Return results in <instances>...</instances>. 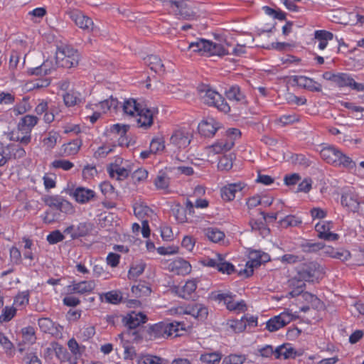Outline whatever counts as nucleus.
I'll return each mask as SVG.
<instances>
[{
    "label": "nucleus",
    "mask_w": 364,
    "mask_h": 364,
    "mask_svg": "<svg viewBox=\"0 0 364 364\" xmlns=\"http://www.w3.org/2000/svg\"><path fill=\"white\" fill-rule=\"evenodd\" d=\"M304 280L302 279H299L298 277V274L296 276L289 281V286L293 288V289L289 292V295L291 297L297 296L301 294L304 292V290L306 287Z\"/></svg>",
    "instance_id": "b1692460"
},
{
    "label": "nucleus",
    "mask_w": 364,
    "mask_h": 364,
    "mask_svg": "<svg viewBox=\"0 0 364 364\" xmlns=\"http://www.w3.org/2000/svg\"><path fill=\"white\" fill-rule=\"evenodd\" d=\"M154 183L158 189H166L169 185V178L165 173H160L156 176Z\"/></svg>",
    "instance_id": "603ef678"
},
{
    "label": "nucleus",
    "mask_w": 364,
    "mask_h": 364,
    "mask_svg": "<svg viewBox=\"0 0 364 364\" xmlns=\"http://www.w3.org/2000/svg\"><path fill=\"white\" fill-rule=\"evenodd\" d=\"M38 119L33 115H26L22 117L18 124V129L22 134L31 133L32 128L38 123Z\"/></svg>",
    "instance_id": "6ab92c4d"
},
{
    "label": "nucleus",
    "mask_w": 364,
    "mask_h": 364,
    "mask_svg": "<svg viewBox=\"0 0 364 364\" xmlns=\"http://www.w3.org/2000/svg\"><path fill=\"white\" fill-rule=\"evenodd\" d=\"M219 261H222V255L220 254H215L214 257H205L202 259L201 264L203 266L217 269Z\"/></svg>",
    "instance_id": "8fccbe9b"
},
{
    "label": "nucleus",
    "mask_w": 364,
    "mask_h": 364,
    "mask_svg": "<svg viewBox=\"0 0 364 364\" xmlns=\"http://www.w3.org/2000/svg\"><path fill=\"white\" fill-rule=\"evenodd\" d=\"M230 326L235 333H240L246 328V322L244 318L242 317L240 320L230 321Z\"/></svg>",
    "instance_id": "052dcab7"
},
{
    "label": "nucleus",
    "mask_w": 364,
    "mask_h": 364,
    "mask_svg": "<svg viewBox=\"0 0 364 364\" xmlns=\"http://www.w3.org/2000/svg\"><path fill=\"white\" fill-rule=\"evenodd\" d=\"M58 138L59 134L57 132H49L48 136L43 139V144L48 149H51L55 146Z\"/></svg>",
    "instance_id": "6e6d98bb"
},
{
    "label": "nucleus",
    "mask_w": 364,
    "mask_h": 364,
    "mask_svg": "<svg viewBox=\"0 0 364 364\" xmlns=\"http://www.w3.org/2000/svg\"><path fill=\"white\" fill-rule=\"evenodd\" d=\"M188 48L192 49L193 52L205 53L209 55L223 56L228 53L221 44L203 38H199L196 41L189 43Z\"/></svg>",
    "instance_id": "7ed1b4c3"
},
{
    "label": "nucleus",
    "mask_w": 364,
    "mask_h": 364,
    "mask_svg": "<svg viewBox=\"0 0 364 364\" xmlns=\"http://www.w3.org/2000/svg\"><path fill=\"white\" fill-rule=\"evenodd\" d=\"M144 105L138 103L134 99L130 98L125 100L122 106L124 114L134 117Z\"/></svg>",
    "instance_id": "5701e85b"
},
{
    "label": "nucleus",
    "mask_w": 364,
    "mask_h": 364,
    "mask_svg": "<svg viewBox=\"0 0 364 364\" xmlns=\"http://www.w3.org/2000/svg\"><path fill=\"white\" fill-rule=\"evenodd\" d=\"M134 213L136 217L141 220H148V218H151L154 214L153 210L147 205L143 203H136L134 206Z\"/></svg>",
    "instance_id": "bb28decb"
},
{
    "label": "nucleus",
    "mask_w": 364,
    "mask_h": 364,
    "mask_svg": "<svg viewBox=\"0 0 364 364\" xmlns=\"http://www.w3.org/2000/svg\"><path fill=\"white\" fill-rule=\"evenodd\" d=\"M165 148L163 138H154L150 143V149L153 154L163 151Z\"/></svg>",
    "instance_id": "13d9d810"
},
{
    "label": "nucleus",
    "mask_w": 364,
    "mask_h": 364,
    "mask_svg": "<svg viewBox=\"0 0 364 364\" xmlns=\"http://www.w3.org/2000/svg\"><path fill=\"white\" fill-rule=\"evenodd\" d=\"M64 238V235L59 230H55L47 236L46 240L49 244L54 245L63 241Z\"/></svg>",
    "instance_id": "680f3d73"
},
{
    "label": "nucleus",
    "mask_w": 364,
    "mask_h": 364,
    "mask_svg": "<svg viewBox=\"0 0 364 364\" xmlns=\"http://www.w3.org/2000/svg\"><path fill=\"white\" fill-rule=\"evenodd\" d=\"M146 316L141 312L132 311L127 314V316L123 318V322L128 328L127 332L125 334H132L135 338L138 336V332L135 330L140 324L144 323L146 321Z\"/></svg>",
    "instance_id": "6e6552de"
},
{
    "label": "nucleus",
    "mask_w": 364,
    "mask_h": 364,
    "mask_svg": "<svg viewBox=\"0 0 364 364\" xmlns=\"http://www.w3.org/2000/svg\"><path fill=\"white\" fill-rule=\"evenodd\" d=\"M16 309L13 307L6 306L0 316V322H8L11 321L16 315Z\"/></svg>",
    "instance_id": "bf43d9fd"
},
{
    "label": "nucleus",
    "mask_w": 364,
    "mask_h": 364,
    "mask_svg": "<svg viewBox=\"0 0 364 364\" xmlns=\"http://www.w3.org/2000/svg\"><path fill=\"white\" fill-rule=\"evenodd\" d=\"M324 247L322 242H313L311 240H305L300 244V247L304 252H316Z\"/></svg>",
    "instance_id": "2f4dec72"
},
{
    "label": "nucleus",
    "mask_w": 364,
    "mask_h": 364,
    "mask_svg": "<svg viewBox=\"0 0 364 364\" xmlns=\"http://www.w3.org/2000/svg\"><path fill=\"white\" fill-rule=\"evenodd\" d=\"M29 301V294L28 291H23L16 295L14 298V304L19 306L26 305Z\"/></svg>",
    "instance_id": "69168bd1"
},
{
    "label": "nucleus",
    "mask_w": 364,
    "mask_h": 364,
    "mask_svg": "<svg viewBox=\"0 0 364 364\" xmlns=\"http://www.w3.org/2000/svg\"><path fill=\"white\" fill-rule=\"evenodd\" d=\"M166 328L167 326L165 325V322H159L150 326L147 331L149 339L156 340L167 338Z\"/></svg>",
    "instance_id": "a211bd4d"
},
{
    "label": "nucleus",
    "mask_w": 364,
    "mask_h": 364,
    "mask_svg": "<svg viewBox=\"0 0 364 364\" xmlns=\"http://www.w3.org/2000/svg\"><path fill=\"white\" fill-rule=\"evenodd\" d=\"M216 269L223 274H231L236 271L234 265L232 263L227 262L223 256L222 261H219L218 266Z\"/></svg>",
    "instance_id": "79ce46f5"
},
{
    "label": "nucleus",
    "mask_w": 364,
    "mask_h": 364,
    "mask_svg": "<svg viewBox=\"0 0 364 364\" xmlns=\"http://www.w3.org/2000/svg\"><path fill=\"white\" fill-rule=\"evenodd\" d=\"M225 96L230 101L245 103L246 102L245 95L241 91L238 85H232L225 91Z\"/></svg>",
    "instance_id": "4be33fe9"
},
{
    "label": "nucleus",
    "mask_w": 364,
    "mask_h": 364,
    "mask_svg": "<svg viewBox=\"0 0 364 364\" xmlns=\"http://www.w3.org/2000/svg\"><path fill=\"white\" fill-rule=\"evenodd\" d=\"M330 255L331 257L340 259L341 261H346L350 257V253L348 250H335L333 249L331 250V252H326Z\"/></svg>",
    "instance_id": "4d7b16f0"
},
{
    "label": "nucleus",
    "mask_w": 364,
    "mask_h": 364,
    "mask_svg": "<svg viewBox=\"0 0 364 364\" xmlns=\"http://www.w3.org/2000/svg\"><path fill=\"white\" fill-rule=\"evenodd\" d=\"M77 203H86L90 201L95 196V193L91 189L84 187H77L70 193Z\"/></svg>",
    "instance_id": "dca6fc26"
},
{
    "label": "nucleus",
    "mask_w": 364,
    "mask_h": 364,
    "mask_svg": "<svg viewBox=\"0 0 364 364\" xmlns=\"http://www.w3.org/2000/svg\"><path fill=\"white\" fill-rule=\"evenodd\" d=\"M299 279L308 282L318 281L323 274V267L316 262H309L302 264L297 269Z\"/></svg>",
    "instance_id": "423d86ee"
},
{
    "label": "nucleus",
    "mask_w": 364,
    "mask_h": 364,
    "mask_svg": "<svg viewBox=\"0 0 364 364\" xmlns=\"http://www.w3.org/2000/svg\"><path fill=\"white\" fill-rule=\"evenodd\" d=\"M320 154L321 158L328 164L335 166H342L349 169H352L355 166V163L351 158L333 146L323 147L321 150Z\"/></svg>",
    "instance_id": "f257e3e1"
},
{
    "label": "nucleus",
    "mask_w": 364,
    "mask_h": 364,
    "mask_svg": "<svg viewBox=\"0 0 364 364\" xmlns=\"http://www.w3.org/2000/svg\"><path fill=\"white\" fill-rule=\"evenodd\" d=\"M80 55L77 50L70 46L58 48L55 53V65L58 67L71 68L78 65Z\"/></svg>",
    "instance_id": "20e7f679"
},
{
    "label": "nucleus",
    "mask_w": 364,
    "mask_h": 364,
    "mask_svg": "<svg viewBox=\"0 0 364 364\" xmlns=\"http://www.w3.org/2000/svg\"><path fill=\"white\" fill-rule=\"evenodd\" d=\"M233 144L232 141L225 142L220 141L213 144L210 149H211L215 154H220L224 151H229L232 147Z\"/></svg>",
    "instance_id": "a18cd8bd"
},
{
    "label": "nucleus",
    "mask_w": 364,
    "mask_h": 364,
    "mask_svg": "<svg viewBox=\"0 0 364 364\" xmlns=\"http://www.w3.org/2000/svg\"><path fill=\"white\" fill-rule=\"evenodd\" d=\"M66 14L80 28L87 32L92 31L94 25L92 20L85 16L81 11L75 9H69L66 11Z\"/></svg>",
    "instance_id": "1a4fd4ad"
},
{
    "label": "nucleus",
    "mask_w": 364,
    "mask_h": 364,
    "mask_svg": "<svg viewBox=\"0 0 364 364\" xmlns=\"http://www.w3.org/2000/svg\"><path fill=\"white\" fill-rule=\"evenodd\" d=\"M246 186L244 183H230L220 190L221 197L224 200L231 201L236 197V193L241 192Z\"/></svg>",
    "instance_id": "4468645a"
},
{
    "label": "nucleus",
    "mask_w": 364,
    "mask_h": 364,
    "mask_svg": "<svg viewBox=\"0 0 364 364\" xmlns=\"http://www.w3.org/2000/svg\"><path fill=\"white\" fill-rule=\"evenodd\" d=\"M107 171L111 178H114L116 174V179L118 181H123L126 179L129 175V171L127 169L118 166H115L114 167H108Z\"/></svg>",
    "instance_id": "c756f323"
},
{
    "label": "nucleus",
    "mask_w": 364,
    "mask_h": 364,
    "mask_svg": "<svg viewBox=\"0 0 364 364\" xmlns=\"http://www.w3.org/2000/svg\"><path fill=\"white\" fill-rule=\"evenodd\" d=\"M91 231V225L88 223H80L76 227L73 232H72V238L86 236Z\"/></svg>",
    "instance_id": "f704fd0d"
},
{
    "label": "nucleus",
    "mask_w": 364,
    "mask_h": 364,
    "mask_svg": "<svg viewBox=\"0 0 364 364\" xmlns=\"http://www.w3.org/2000/svg\"><path fill=\"white\" fill-rule=\"evenodd\" d=\"M68 346L72 354L75 356H80L85 349V346H80L75 338H71L68 342Z\"/></svg>",
    "instance_id": "09e8293b"
},
{
    "label": "nucleus",
    "mask_w": 364,
    "mask_h": 364,
    "mask_svg": "<svg viewBox=\"0 0 364 364\" xmlns=\"http://www.w3.org/2000/svg\"><path fill=\"white\" fill-rule=\"evenodd\" d=\"M205 235L213 242H218L222 240L225 234L216 228H208L205 230Z\"/></svg>",
    "instance_id": "ea45409f"
},
{
    "label": "nucleus",
    "mask_w": 364,
    "mask_h": 364,
    "mask_svg": "<svg viewBox=\"0 0 364 364\" xmlns=\"http://www.w3.org/2000/svg\"><path fill=\"white\" fill-rule=\"evenodd\" d=\"M218 167L221 171H229L232 167V155H225L220 157Z\"/></svg>",
    "instance_id": "49530a36"
},
{
    "label": "nucleus",
    "mask_w": 364,
    "mask_h": 364,
    "mask_svg": "<svg viewBox=\"0 0 364 364\" xmlns=\"http://www.w3.org/2000/svg\"><path fill=\"white\" fill-rule=\"evenodd\" d=\"M262 264V257L259 252H255V257L247 261L246 267L238 272L239 275L245 274V277H249L253 274L254 268L259 267Z\"/></svg>",
    "instance_id": "aec40b11"
},
{
    "label": "nucleus",
    "mask_w": 364,
    "mask_h": 364,
    "mask_svg": "<svg viewBox=\"0 0 364 364\" xmlns=\"http://www.w3.org/2000/svg\"><path fill=\"white\" fill-rule=\"evenodd\" d=\"M281 227L288 228L290 227H297L302 223L301 218L294 215H289L279 220Z\"/></svg>",
    "instance_id": "7c9ffc66"
},
{
    "label": "nucleus",
    "mask_w": 364,
    "mask_h": 364,
    "mask_svg": "<svg viewBox=\"0 0 364 364\" xmlns=\"http://www.w3.org/2000/svg\"><path fill=\"white\" fill-rule=\"evenodd\" d=\"M129 129V125L116 124L110 127V132L124 136Z\"/></svg>",
    "instance_id": "e2e57ef3"
},
{
    "label": "nucleus",
    "mask_w": 364,
    "mask_h": 364,
    "mask_svg": "<svg viewBox=\"0 0 364 364\" xmlns=\"http://www.w3.org/2000/svg\"><path fill=\"white\" fill-rule=\"evenodd\" d=\"M294 320L291 313L289 311H284L279 315L271 318L267 321V326L268 331L270 332L277 331L281 328L285 326Z\"/></svg>",
    "instance_id": "9d476101"
},
{
    "label": "nucleus",
    "mask_w": 364,
    "mask_h": 364,
    "mask_svg": "<svg viewBox=\"0 0 364 364\" xmlns=\"http://www.w3.org/2000/svg\"><path fill=\"white\" fill-rule=\"evenodd\" d=\"M144 269L145 264L143 262L132 265L128 272L129 279H134L135 278L138 277L144 272Z\"/></svg>",
    "instance_id": "c03bdc74"
},
{
    "label": "nucleus",
    "mask_w": 364,
    "mask_h": 364,
    "mask_svg": "<svg viewBox=\"0 0 364 364\" xmlns=\"http://www.w3.org/2000/svg\"><path fill=\"white\" fill-rule=\"evenodd\" d=\"M164 360L159 357L146 355L139 358L138 364H163Z\"/></svg>",
    "instance_id": "864d4df0"
},
{
    "label": "nucleus",
    "mask_w": 364,
    "mask_h": 364,
    "mask_svg": "<svg viewBox=\"0 0 364 364\" xmlns=\"http://www.w3.org/2000/svg\"><path fill=\"white\" fill-rule=\"evenodd\" d=\"M341 203L343 207L350 212L364 213V201L355 191L351 190L344 191L341 195Z\"/></svg>",
    "instance_id": "0eeeda50"
},
{
    "label": "nucleus",
    "mask_w": 364,
    "mask_h": 364,
    "mask_svg": "<svg viewBox=\"0 0 364 364\" xmlns=\"http://www.w3.org/2000/svg\"><path fill=\"white\" fill-rule=\"evenodd\" d=\"M145 63L149 65L150 69L155 73H164L165 71L164 65L161 60L155 55H147L144 58Z\"/></svg>",
    "instance_id": "393cba45"
},
{
    "label": "nucleus",
    "mask_w": 364,
    "mask_h": 364,
    "mask_svg": "<svg viewBox=\"0 0 364 364\" xmlns=\"http://www.w3.org/2000/svg\"><path fill=\"white\" fill-rule=\"evenodd\" d=\"M31 108V106L28 102V98L23 97L22 102L14 107L13 111L16 115H19L26 113L27 111L30 110Z\"/></svg>",
    "instance_id": "de8ad7c7"
},
{
    "label": "nucleus",
    "mask_w": 364,
    "mask_h": 364,
    "mask_svg": "<svg viewBox=\"0 0 364 364\" xmlns=\"http://www.w3.org/2000/svg\"><path fill=\"white\" fill-rule=\"evenodd\" d=\"M245 360V355L231 354L223 359V364H242Z\"/></svg>",
    "instance_id": "3c124183"
},
{
    "label": "nucleus",
    "mask_w": 364,
    "mask_h": 364,
    "mask_svg": "<svg viewBox=\"0 0 364 364\" xmlns=\"http://www.w3.org/2000/svg\"><path fill=\"white\" fill-rule=\"evenodd\" d=\"M236 295L230 291H215L211 292L210 299L218 301L223 302L228 310L230 311L244 312L247 309V306L244 300L235 301Z\"/></svg>",
    "instance_id": "f03ea898"
},
{
    "label": "nucleus",
    "mask_w": 364,
    "mask_h": 364,
    "mask_svg": "<svg viewBox=\"0 0 364 364\" xmlns=\"http://www.w3.org/2000/svg\"><path fill=\"white\" fill-rule=\"evenodd\" d=\"M170 265L172 271L178 274H187L191 271V266L189 262L182 258L175 259Z\"/></svg>",
    "instance_id": "412c9836"
},
{
    "label": "nucleus",
    "mask_w": 364,
    "mask_h": 364,
    "mask_svg": "<svg viewBox=\"0 0 364 364\" xmlns=\"http://www.w3.org/2000/svg\"><path fill=\"white\" fill-rule=\"evenodd\" d=\"M9 252L11 262L14 264H21L22 259L20 250L16 247H12Z\"/></svg>",
    "instance_id": "338daca9"
},
{
    "label": "nucleus",
    "mask_w": 364,
    "mask_h": 364,
    "mask_svg": "<svg viewBox=\"0 0 364 364\" xmlns=\"http://www.w3.org/2000/svg\"><path fill=\"white\" fill-rule=\"evenodd\" d=\"M301 296L303 299L306 301L310 303L314 308H317L320 304V299L315 295L308 291L303 292Z\"/></svg>",
    "instance_id": "774afa93"
},
{
    "label": "nucleus",
    "mask_w": 364,
    "mask_h": 364,
    "mask_svg": "<svg viewBox=\"0 0 364 364\" xmlns=\"http://www.w3.org/2000/svg\"><path fill=\"white\" fill-rule=\"evenodd\" d=\"M51 166L54 168H61L64 171H69L74 166V164L68 160L57 159L52 162Z\"/></svg>",
    "instance_id": "5fc2aeb1"
},
{
    "label": "nucleus",
    "mask_w": 364,
    "mask_h": 364,
    "mask_svg": "<svg viewBox=\"0 0 364 364\" xmlns=\"http://www.w3.org/2000/svg\"><path fill=\"white\" fill-rule=\"evenodd\" d=\"M185 314L191 315L198 320H203L208 316V309L201 304H193L186 307Z\"/></svg>",
    "instance_id": "f3484780"
},
{
    "label": "nucleus",
    "mask_w": 364,
    "mask_h": 364,
    "mask_svg": "<svg viewBox=\"0 0 364 364\" xmlns=\"http://www.w3.org/2000/svg\"><path fill=\"white\" fill-rule=\"evenodd\" d=\"M102 301L105 300L106 302L117 304L121 302L122 296L119 291H110L100 295Z\"/></svg>",
    "instance_id": "72a5a7b5"
},
{
    "label": "nucleus",
    "mask_w": 364,
    "mask_h": 364,
    "mask_svg": "<svg viewBox=\"0 0 364 364\" xmlns=\"http://www.w3.org/2000/svg\"><path fill=\"white\" fill-rule=\"evenodd\" d=\"M95 282L93 280L82 281L77 282L75 281L67 286L68 294H85L92 292L95 288Z\"/></svg>",
    "instance_id": "f8f14e48"
},
{
    "label": "nucleus",
    "mask_w": 364,
    "mask_h": 364,
    "mask_svg": "<svg viewBox=\"0 0 364 364\" xmlns=\"http://www.w3.org/2000/svg\"><path fill=\"white\" fill-rule=\"evenodd\" d=\"M136 115L139 117L136 120L139 127L146 129L153 124L154 109L143 106Z\"/></svg>",
    "instance_id": "2eb2a0df"
},
{
    "label": "nucleus",
    "mask_w": 364,
    "mask_h": 364,
    "mask_svg": "<svg viewBox=\"0 0 364 364\" xmlns=\"http://www.w3.org/2000/svg\"><path fill=\"white\" fill-rule=\"evenodd\" d=\"M220 123L213 118H208L199 123L198 129L199 133L205 137H212L220 129Z\"/></svg>",
    "instance_id": "ddd939ff"
},
{
    "label": "nucleus",
    "mask_w": 364,
    "mask_h": 364,
    "mask_svg": "<svg viewBox=\"0 0 364 364\" xmlns=\"http://www.w3.org/2000/svg\"><path fill=\"white\" fill-rule=\"evenodd\" d=\"M314 38L319 42L318 46V48L323 50L326 48L328 41L333 39V34L325 30H318L315 31Z\"/></svg>",
    "instance_id": "a878e982"
},
{
    "label": "nucleus",
    "mask_w": 364,
    "mask_h": 364,
    "mask_svg": "<svg viewBox=\"0 0 364 364\" xmlns=\"http://www.w3.org/2000/svg\"><path fill=\"white\" fill-rule=\"evenodd\" d=\"M222 356V353L220 352L208 353L202 354L200 360L209 364H218L221 360Z\"/></svg>",
    "instance_id": "a19ab883"
},
{
    "label": "nucleus",
    "mask_w": 364,
    "mask_h": 364,
    "mask_svg": "<svg viewBox=\"0 0 364 364\" xmlns=\"http://www.w3.org/2000/svg\"><path fill=\"white\" fill-rule=\"evenodd\" d=\"M165 325L167 326V331H166V335L167 338L173 335L175 336H179V331H184L185 324L183 323H180L177 321L171 322V323H166L165 322Z\"/></svg>",
    "instance_id": "4c0bfd02"
},
{
    "label": "nucleus",
    "mask_w": 364,
    "mask_h": 364,
    "mask_svg": "<svg viewBox=\"0 0 364 364\" xmlns=\"http://www.w3.org/2000/svg\"><path fill=\"white\" fill-rule=\"evenodd\" d=\"M65 105L75 106L82 102L81 94L79 92L71 90L63 95Z\"/></svg>",
    "instance_id": "c85d7f7f"
},
{
    "label": "nucleus",
    "mask_w": 364,
    "mask_h": 364,
    "mask_svg": "<svg viewBox=\"0 0 364 364\" xmlns=\"http://www.w3.org/2000/svg\"><path fill=\"white\" fill-rule=\"evenodd\" d=\"M53 69H55V67L53 66L52 62L46 60L43 62L41 66L31 69L30 73L35 75H46L50 73V70Z\"/></svg>",
    "instance_id": "c9c22d12"
},
{
    "label": "nucleus",
    "mask_w": 364,
    "mask_h": 364,
    "mask_svg": "<svg viewBox=\"0 0 364 364\" xmlns=\"http://www.w3.org/2000/svg\"><path fill=\"white\" fill-rule=\"evenodd\" d=\"M198 90L200 97L205 104L214 106L225 113H228L230 111V105L218 92L212 90L208 85H202Z\"/></svg>",
    "instance_id": "39448f33"
},
{
    "label": "nucleus",
    "mask_w": 364,
    "mask_h": 364,
    "mask_svg": "<svg viewBox=\"0 0 364 364\" xmlns=\"http://www.w3.org/2000/svg\"><path fill=\"white\" fill-rule=\"evenodd\" d=\"M6 150L9 151V155L13 156L14 159H19L25 157L26 153L23 147L19 145L10 144L6 147Z\"/></svg>",
    "instance_id": "e433bc0d"
},
{
    "label": "nucleus",
    "mask_w": 364,
    "mask_h": 364,
    "mask_svg": "<svg viewBox=\"0 0 364 364\" xmlns=\"http://www.w3.org/2000/svg\"><path fill=\"white\" fill-rule=\"evenodd\" d=\"M191 141V134L186 129H181L173 132L170 138V144L176 149L187 147Z\"/></svg>",
    "instance_id": "9b49d317"
},
{
    "label": "nucleus",
    "mask_w": 364,
    "mask_h": 364,
    "mask_svg": "<svg viewBox=\"0 0 364 364\" xmlns=\"http://www.w3.org/2000/svg\"><path fill=\"white\" fill-rule=\"evenodd\" d=\"M81 145H82L81 140H80V139L73 140L72 141L63 145V153L66 156L74 155L78 152Z\"/></svg>",
    "instance_id": "473e14b6"
},
{
    "label": "nucleus",
    "mask_w": 364,
    "mask_h": 364,
    "mask_svg": "<svg viewBox=\"0 0 364 364\" xmlns=\"http://www.w3.org/2000/svg\"><path fill=\"white\" fill-rule=\"evenodd\" d=\"M353 78L350 74L344 73H336V78L335 84L340 87H350Z\"/></svg>",
    "instance_id": "58836bf2"
},
{
    "label": "nucleus",
    "mask_w": 364,
    "mask_h": 364,
    "mask_svg": "<svg viewBox=\"0 0 364 364\" xmlns=\"http://www.w3.org/2000/svg\"><path fill=\"white\" fill-rule=\"evenodd\" d=\"M197 288V282L195 279L188 280L181 289L178 290V295L183 299H190Z\"/></svg>",
    "instance_id": "cd10ccee"
},
{
    "label": "nucleus",
    "mask_w": 364,
    "mask_h": 364,
    "mask_svg": "<svg viewBox=\"0 0 364 364\" xmlns=\"http://www.w3.org/2000/svg\"><path fill=\"white\" fill-rule=\"evenodd\" d=\"M331 228L332 223L328 221L319 222L315 225V230L318 232V237L321 239L330 231Z\"/></svg>",
    "instance_id": "37998d69"
},
{
    "label": "nucleus",
    "mask_w": 364,
    "mask_h": 364,
    "mask_svg": "<svg viewBox=\"0 0 364 364\" xmlns=\"http://www.w3.org/2000/svg\"><path fill=\"white\" fill-rule=\"evenodd\" d=\"M62 200L63 198L58 196H47L44 199V202L46 205H48L49 207L55 208L58 210Z\"/></svg>",
    "instance_id": "0e129e2a"
}]
</instances>
